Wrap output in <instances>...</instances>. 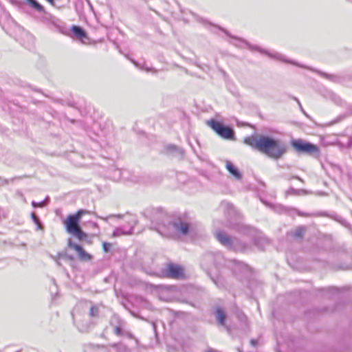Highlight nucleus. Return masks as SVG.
<instances>
[{
  "label": "nucleus",
  "mask_w": 352,
  "mask_h": 352,
  "mask_svg": "<svg viewBox=\"0 0 352 352\" xmlns=\"http://www.w3.org/2000/svg\"><path fill=\"white\" fill-rule=\"evenodd\" d=\"M50 5H52V6H54L55 5V2L54 1L55 0H46Z\"/></svg>",
  "instance_id": "obj_21"
},
{
  "label": "nucleus",
  "mask_w": 352,
  "mask_h": 352,
  "mask_svg": "<svg viewBox=\"0 0 352 352\" xmlns=\"http://www.w3.org/2000/svg\"><path fill=\"white\" fill-rule=\"evenodd\" d=\"M175 228L177 229L183 234H187L189 230V225L187 223H180L179 224L174 225Z\"/></svg>",
  "instance_id": "obj_11"
},
{
  "label": "nucleus",
  "mask_w": 352,
  "mask_h": 352,
  "mask_svg": "<svg viewBox=\"0 0 352 352\" xmlns=\"http://www.w3.org/2000/svg\"><path fill=\"white\" fill-rule=\"evenodd\" d=\"M291 144L298 153L313 154L319 152V148L317 146L309 142H306L302 140H293Z\"/></svg>",
  "instance_id": "obj_5"
},
{
  "label": "nucleus",
  "mask_w": 352,
  "mask_h": 352,
  "mask_svg": "<svg viewBox=\"0 0 352 352\" xmlns=\"http://www.w3.org/2000/svg\"><path fill=\"white\" fill-rule=\"evenodd\" d=\"M244 143L274 160L286 153V146L279 140L268 135H256L245 138Z\"/></svg>",
  "instance_id": "obj_1"
},
{
  "label": "nucleus",
  "mask_w": 352,
  "mask_h": 352,
  "mask_svg": "<svg viewBox=\"0 0 352 352\" xmlns=\"http://www.w3.org/2000/svg\"><path fill=\"white\" fill-rule=\"evenodd\" d=\"M217 240L223 245H230L232 244V240L228 235L222 232L216 233Z\"/></svg>",
  "instance_id": "obj_7"
},
{
  "label": "nucleus",
  "mask_w": 352,
  "mask_h": 352,
  "mask_svg": "<svg viewBox=\"0 0 352 352\" xmlns=\"http://www.w3.org/2000/svg\"><path fill=\"white\" fill-rule=\"evenodd\" d=\"M206 352H217V351L213 349H210L207 350Z\"/></svg>",
  "instance_id": "obj_22"
},
{
  "label": "nucleus",
  "mask_w": 352,
  "mask_h": 352,
  "mask_svg": "<svg viewBox=\"0 0 352 352\" xmlns=\"http://www.w3.org/2000/svg\"><path fill=\"white\" fill-rule=\"evenodd\" d=\"M80 221L72 214H69L63 221V224L66 232L80 241L87 238V234L80 227Z\"/></svg>",
  "instance_id": "obj_2"
},
{
  "label": "nucleus",
  "mask_w": 352,
  "mask_h": 352,
  "mask_svg": "<svg viewBox=\"0 0 352 352\" xmlns=\"http://www.w3.org/2000/svg\"><path fill=\"white\" fill-rule=\"evenodd\" d=\"M162 274L164 277L168 278L181 279L185 278L184 269L183 267L175 263L167 264Z\"/></svg>",
  "instance_id": "obj_4"
},
{
  "label": "nucleus",
  "mask_w": 352,
  "mask_h": 352,
  "mask_svg": "<svg viewBox=\"0 0 352 352\" xmlns=\"http://www.w3.org/2000/svg\"><path fill=\"white\" fill-rule=\"evenodd\" d=\"M10 2L15 6L19 10H21L22 8V3L18 0H9Z\"/></svg>",
  "instance_id": "obj_17"
},
{
  "label": "nucleus",
  "mask_w": 352,
  "mask_h": 352,
  "mask_svg": "<svg viewBox=\"0 0 352 352\" xmlns=\"http://www.w3.org/2000/svg\"><path fill=\"white\" fill-rule=\"evenodd\" d=\"M206 124L221 138L226 140H234V133L232 128L225 126L223 123L213 119L208 120Z\"/></svg>",
  "instance_id": "obj_3"
},
{
  "label": "nucleus",
  "mask_w": 352,
  "mask_h": 352,
  "mask_svg": "<svg viewBox=\"0 0 352 352\" xmlns=\"http://www.w3.org/2000/svg\"><path fill=\"white\" fill-rule=\"evenodd\" d=\"M250 344L253 346H256L258 345V340L252 339L250 340Z\"/></svg>",
  "instance_id": "obj_19"
},
{
  "label": "nucleus",
  "mask_w": 352,
  "mask_h": 352,
  "mask_svg": "<svg viewBox=\"0 0 352 352\" xmlns=\"http://www.w3.org/2000/svg\"><path fill=\"white\" fill-rule=\"evenodd\" d=\"M8 183V181L5 179L0 178V186H3Z\"/></svg>",
  "instance_id": "obj_20"
},
{
  "label": "nucleus",
  "mask_w": 352,
  "mask_h": 352,
  "mask_svg": "<svg viewBox=\"0 0 352 352\" xmlns=\"http://www.w3.org/2000/svg\"><path fill=\"white\" fill-rule=\"evenodd\" d=\"M87 214H89V212L87 210L80 209L76 211V213L72 214V215L80 221L82 217Z\"/></svg>",
  "instance_id": "obj_13"
},
{
  "label": "nucleus",
  "mask_w": 352,
  "mask_h": 352,
  "mask_svg": "<svg viewBox=\"0 0 352 352\" xmlns=\"http://www.w3.org/2000/svg\"><path fill=\"white\" fill-rule=\"evenodd\" d=\"M31 217H32L33 221L36 224L38 229L41 230V224L40 223V221H39V219L38 218V217L36 215V214L34 212H32Z\"/></svg>",
  "instance_id": "obj_15"
},
{
  "label": "nucleus",
  "mask_w": 352,
  "mask_h": 352,
  "mask_svg": "<svg viewBox=\"0 0 352 352\" xmlns=\"http://www.w3.org/2000/svg\"><path fill=\"white\" fill-rule=\"evenodd\" d=\"M74 34L80 39H83L87 37L86 33L81 28L78 26H73L72 28Z\"/></svg>",
  "instance_id": "obj_10"
},
{
  "label": "nucleus",
  "mask_w": 352,
  "mask_h": 352,
  "mask_svg": "<svg viewBox=\"0 0 352 352\" xmlns=\"http://www.w3.org/2000/svg\"><path fill=\"white\" fill-rule=\"evenodd\" d=\"M305 233V229L303 228H298L294 233V236L296 238H302Z\"/></svg>",
  "instance_id": "obj_14"
},
{
  "label": "nucleus",
  "mask_w": 352,
  "mask_h": 352,
  "mask_svg": "<svg viewBox=\"0 0 352 352\" xmlns=\"http://www.w3.org/2000/svg\"><path fill=\"white\" fill-rule=\"evenodd\" d=\"M216 315L219 322L223 325L226 318L224 311L221 309H218L216 311Z\"/></svg>",
  "instance_id": "obj_12"
},
{
  "label": "nucleus",
  "mask_w": 352,
  "mask_h": 352,
  "mask_svg": "<svg viewBox=\"0 0 352 352\" xmlns=\"http://www.w3.org/2000/svg\"><path fill=\"white\" fill-rule=\"evenodd\" d=\"M67 244L69 248L76 251L80 261H89L92 260V255L87 252L81 245L72 242L71 240H69Z\"/></svg>",
  "instance_id": "obj_6"
},
{
  "label": "nucleus",
  "mask_w": 352,
  "mask_h": 352,
  "mask_svg": "<svg viewBox=\"0 0 352 352\" xmlns=\"http://www.w3.org/2000/svg\"><path fill=\"white\" fill-rule=\"evenodd\" d=\"M29 6L34 10L41 12L45 13V8L38 3L36 0H26Z\"/></svg>",
  "instance_id": "obj_8"
},
{
  "label": "nucleus",
  "mask_w": 352,
  "mask_h": 352,
  "mask_svg": "<svg viewBox=\"0 0 352 352\" xmlns=\"http://www.w3.org/2000/svg\"><path fill=\"white\" fill-rule=\"evenodd\" d=\"M102 246L103 251L104 252H109V250L111 246V244L109 243H107V242H103L102 244Z\"/></svg>",
  "instance_id": "obj_18"
},
{
  "label": "nucleus",
  "mask_w": 352,
  "mask_h": 352,
  "mask_svg": "<svg viewBox=\"0 0 352 352\" xmlns=\"http://www.w3.org/2000/svg\"><path fill=\"white\" fill-rule=\"evenodd\" d=\"M226 167L227 170L236 178L240 179L241 177V175L238 171V170L234 167V166L230 162H227L226 164Z\"/></svg>",
  "instance_id": "obj_9"
},
{
  "label": "nucleus",
  "mask_w": 352,
  "mask_h": 352,
  "mask_svg": "<svg viewBox=\"0 0 352 352\" xmlns=\"http://www.w3.org/2000/svg\"><path fill=\"white\" fill-rule=\"evenodd\" d=\"M89 314L92 317L97 316L98 315V308L96 306H91L89 309Z\"/></svg>",
  "instance_id": "obj_16"
}]
</instances>
